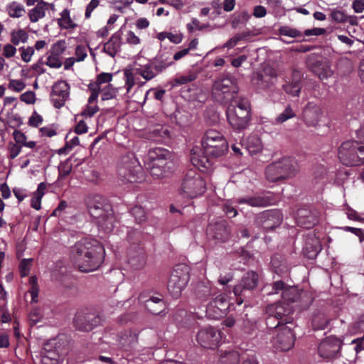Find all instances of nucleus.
<instances>
[{"instance_id": "774afa93", "label": "nucleus", "mask_w": 364, "mask_h": 364, "mask_svg": "<svg viewBox=\"0 0 364 364\" xmlns=\"http://www.w3.org/2000/svg\"><path fill=\"white\" fill-rule=\"evenodd\" d=\"M126 41L131 45H137L140 43V39L134 32L129 31L126 35Z\"/></svg>"}, {"instance_id": "393cba45", "label": "nucleus", "mask_w": 364, "mask_h": 364, "mask_svg": "<svg viewBox=\"0 0 364 364\" xmlns=\"http://www.w3.org/2000/svg\"><path fill=\"white\" fill-rule=\"evenodd\" d=\"M302 74L300 71L293 70L290 77H287L283 85L284 91L292 96H298L301 89Z\"/></svg>"}, {"instance_id": "20e7f679", "label": "nucleus", "mask_w": 364, "mask_h": 364, "mask_svg": "<svg viewBox=\"0 0 364 364\" xmlns=\"http://www.w3.org/2000/svg\"><path fill=\"white\" fill-rule=\"evenodd\" d=\"M86 205L90 216L97 225L106 232L113 230L115 219L109 202L100 195H90L86 199Z\"/></svg>"}, {"instance_id": "a878e982", "label": "nucleus", "mask_w": 364, "mask_h": 364, "mask_svg": "<svg viewBox=\"0 0 364 364\" xmlns=\"http://www.w3.org/2000/svg\"><path fill=\"white\" fill-rule=\"evenodd\" d=\"M123 28L115 32L110 38V39L105 43L103 50L111 57H114L118 53L121 51V46L122 45Z\"/></svg>"}, {"instance_id": "c85d7f7f", "label": "nucleus", "mask_w": 364, "mask_h": 364, "mask_svg": "<svg viewBox=\"0 0 364 364\" xmlns=\"http://www.w3.org/2000/svg\"><path fill=\"white\" fill-rule=\"evenodd\" d=\"M258 275L255 272H247L240 284L235 286L233 292L235 296L242 294L243 290L253 289L257 284Z\"/></svg>"}, {"instance_id": "6e6552de", "label": "nucleus", "mask_w": 364, "mask_h": 364, "mask_svg": "<svg viewBox=\"0 0 364 364\" xmlns=\"http://www.w3.org/2000/svg\"><path fill=\"white\" fill-rule=\"evenodd\" d=\"M117 172L124 181L134 183L142 176V167L133 153L122 156L117 164Z\"/></svg>"}, {"instance_id": "a19ab883", "label": "nucleus", "mask_w": 364, "mask_h": 364, "mask_svg": "<svg viewBox=\"0 0 364 364\" xmlns=\"http://www.w3.org/2000/svg\"><path fill=\"white\" fill-rule=\"evenodd\" d=\"M13 136L16 144L21 146V147L23 146L32 149L36 146V141H27V136L21 131L15 130L13 133Z\"/></svg>"}, {"instance_id": "49530a36", "label": "nucleus", "mask_w": 364, "mask_h": 364, "mask_svg": "<svg viewBox=\"0 0 364 364\" xmlns=\"http://www.w3.org/2000/svg\"><path fill=\"white\" fill-rule=\"evenodd\" d=\"M196 75L193 73H191L187 75L178 76L173 80L172 86H179L192 82L196 79Z\"/></svg>"}, {"instance_id": "5701e85b", "label": "nucleus", "mask_w": 364, "mask_h": 364, "mask_svg": "<svg viewBox=\"0 0 364 364\" xmlns=\"http://www.w3.org/2000/svg\"><path fill=\"white\" fill-rule=\"evenodd\" d=\"M320 215L316 209L301 208L297 211L296 221L299 226L309 229L318 223Z\"/></svg>"}, {"instance_id": "bb28decb", "label": "nucleus", "mask_w": 364, "mask_h": 364, "mask_svg": "<svg viewBox=\"0 0 364 364\" xmlns=\"http://www.w3.org/2000/svg\"><path fill=\"white\" fill-rule=\"evenodd\" d=\"M229 233L226 223L223 220H220L214 224L210 223L207 228V234L219 241L223 242L227 240Z\"/></svg>"}, {"instance_id": "72a5a7b5", "label": "nucleus", "mask_w": 364, "mask_h": 364, "mask_svg": "<svg viewBox=\"0 0 364 364\" xmlns=\"http://www.w3.org/2000/svg\"><path fill=\"white\" fill-rule=\"evenodd\" d=\"M227 119L230 126L235 130H242L245 129L250 122L249 115L240 117L239 115H227Z\"/></svg>"}, {"instance_id": "864d4df0", "label": "nucleus", "mask_w": 364, "mask_h": 364, "mask_svg": "<svg viewBox=\"0 0 364 364\" xmlns=\"http://www.w3.org/2000/svg\"><path fill=\"white\" fill-rule=\"evenodd\" d=\"M247 36H248V33H241L237 34L236 36H235L232 38H231L230 39H229L224 45V47L228 48H232L235 46H236L239 41L245 39V38H247Z\"/></svg>"}, {"instance_id": "052dcab7", "label": "nucleus", "mask_w": 364, "mask_h": 364, "mask_svg": "<svg viewBox=\"0 0 364 364\" xmlns=\"http://www.w3.org/2000/svg\"><path fill=\"white\" fill-rule=\"evenodd\" d=\"M9 88L16 91L21 92L25 87L24 82L21 80H11L9 82Z\"/></svg>"}, {"instance_id": "58836bf2", "label": "nucleus", "mask_w": 364, "mask_h": 364, "mask_svg": "<svg viewBox=\"0 0 364 364\" xmlns=\"http://www.w3.org/2000/svg\"><path fill=\"white\" fill-rule=\"evenodd\" d=\"M240 360V355L238 351L230 350L220 355V362L221 364H238Z\"/></svg>"}, {"instance_id": "c03bdc74", "label": "nucleus", "mask_w": 364, "mask_h": 364, "mask_svg": "<svg viewBox=\"0 0 364 364\" xmlns=\"http://www.w3.org/2000/svg\"><path fill=\"white\" fill-rule=\"evenodd\" d=\"M45 316L44 311L40 308L32 309L29 314V321L31 325L34 326L41 322Z\"/></svg>"}, {"instance_id": "a18cd8bd", "label": "nucleus", "mask_w": 364, "mask_h": 364, "mask_svg": "<svg viewBox=\"0 0 364 364\" xmlns=\"http://www.w3.org/2000/svg\"><path fill=\"white\" fill-rule=\"evenodd\" d=\"M25 10L23 6L17 3L13 2L8 6V12L11 17L19 18L23 16Z\"/></svg>"}, {"instance_id": "c756f323", "label": "nucleus", "mask_w": 364, "mask_h": 364, "mask_svg": "<svg viewBox=\"0 0 364 364\" xmlns=\"http://www.w3.org/2000/svg\"><path fill=\"white\" fill-rule=\"evenodd\" d=\"M174 63L172 54L170 51L161 50L154 60V68L158 72H162Z\"/></svg>"}, {"instance_id": "f8f14e48", "label": "nucleus", "mask_w": 364, "mask_h": 364, "mask_svg": "<svg viewBox=\"0 0 364 364\" xmlns=\"http://www.w3.org/2000/svg\"><path fill=\"white\" fill-rule=\"evenodd\" d=\"M113 75L109 73H102L97 76L95 82H91L88 85V90L91 92L87 105V108L85 112L81 114H95L100 109L97 105V100L99 96L100 90L105 85L110 84Z\"/></svg>"}, {"instance_id": "2f4dec72", "label": "nucleus", "mask_w": 364, "mask_h": 364, "mask_svg": "<svg viewBox=\"0 0 364 364\" xmlns=\"http://www.w3.org/2000/svg\"><path fill=\"white\" fill-rule=\"evenodd\" d=\"M311 69L313 72L321 80L327 79L332 75L333 71L328 63L326 60H317Z\"/></svg>"}, {"instance_id": "4be33fe9", "label": "nucleus", "mask_w": 364, "mask_h": 364, "mask_svg": "<svg viewBox=\"0 0 364 364\" xmlns=\"http://www.w3.org/2000/svg\"><path fill=\"white\" fill-rule=\"evenodd\" d=\"M101 321L99 316L93 313H77L74 318V326L77 329L82 331H91Z\"/></svg>"}, {"instance_id": "13d9d810", "label": "nucleus", "mask_w": 364, "mask_h": 364, "mask_svg": "<svg viewBox=\"0 0 364 364\" xmlns=\"http://www.w3.org/2000/svg\"><path fill=\"white\" fill-rule=\"evenodd\" d=\"M21 58L26 62L28 63L31 60V57L34 54V48L33 47H27V48H21Z\"/></svg>"}, {"instance_id": "8fccbe9b", "label": "nucleus", "mask_w": 364, "mask_h": 364, "mask_svg": "<svg viewBox=\"0 0 364 364\" xmlns=\"http://www.w3.org/2000/svg\"><path fill=\"white\" fill-rule=\"evenodd\" d=\"M132 215L134 217L136 222L140 223L146 220V213L141 207L136 205L131 210Z\"/></svg>"}, {"instance_id": "0e129e2a", "label": "nucleus", "mask_w": 364, "mask_h": 364, "mask_svg": "<svg viewBox=\"0 0 364 364\" xmlns=\"http://www.w3.org/2000/svg\"><path fill=\"white\" fill-rule=\"evenodd\" d=\"M88 127L85 119L80 120L75 126V132L77 134H85L87 132Z\"/></svg>"}, {"instance_id": "f3484780", "label": "nucleus", "mask_w": 364, "mask_h": 364, "mask_svg": "<svg viewBox=\"0 0 364 364\" xmlns=\"http://www.w3.org/2000/svg\"><path fill=\"white\" fill-rule=\"evenodd\" d=\"M272 291L269 294H277L281 293L284 301L287 302H295L301 296L306 294L304 291H300L294 286H287L282 281H277L272 287Z\"/></svg>"}, {"instance_id": "603ef678", "label": "nucleus", "mask_w": 364, "mask_h": 364, "mask_svg": "<svg viewBox=\"0 0 364 364\" xmlns=\"http://www.w3.org/2000/svg\"><path fill=\"white\" fill-rule=\"evenodd\" d=\"M279 33L282 36L296 38L301 36V33L295 28L284 26L279 29Z\"/></svg>"}, {"instance_id": "1a4fd4ad", "label": "nucleus", "mask_w": 364, "mask_h": 364, "mask_svg": "<svg viewBox=\"0 0 364 364\" xmlns=\"http://www.w3.org/2000/svg\"><path fill=\"white\" fill-rule=\"evenodd\" d=\"M341 162L347 166H358L364 164V145L357 141H346L338 149Z\"/></svg>"}, {"instance_id": "79ce46f5", "label": "nucleus", "mask_w": 364, "mask_h": 364, "mask_svg": "<svg viewBox=\"0 0 364 364\" xmlns=\"http://www.w3.org/2000/svg\"><path fill=\"white\" fill-rule=\"evenodd\" d=\"M118 92V89L114 87L111 84L105 85L100 90L101 93V100L106 101L115 98Z\"/></svg>"}, {"instance_id": "b1692460", "label": "nucleus", "mask_w": 364, "mask_h": 364, "mask_svg": "<svg viewBox=\"0 0 364 364\" xmlns=\"http://www.w3.org/2000/svg\"><path fill=\"white\" fill-rule=\"evenodd\" d=\"M139 299V301L144 303L146 309L153 314H159L166 309V304L161 294L151 296L146 299L143 294H140Z\"/></svg>"}, {"instance_id": "423d86ee", "label": "nucleus", "mask_w": 364, "mask_h": 364, "mask_svg": "<svg viewBox=\"0 0 364 364\" xmlns=\"http://www.w3.org/2000/svg\"><path fill=\"white\" fill-rule=\"evenodd\" d=\"M236 80L231 75H223L216 79L212 87V97L220 103L232 100L238 92Z\"/></svg>"}, {"instance_id": "9d476101", "label": "nucleus", "mask_w": 364, "mask_h": 364, "mask_svg": "<svg viewBox=\"0 0 364 364\" xmlns=\"http://www.w3.org/2000/svg\"><path fill=\"white\" fill-rule=\"evenodd\" d=\"M297 170L296 161L290 157H284L270 164L266 168V178L269 182L285 179L295 173Z\"/></svg>"}, {"instance_id": "09e8293b", "label": "nucleus", "mask_w": 364, "mask_h": 364, "mask_svg": "<svg viewBox=\"0 0 364 364\" xmlns=\"http://www.w3.org/2000/svg\"><path fill=\"white\" fill-rule=\"evenodd\" d=\"M45 64L51 68H60L63 65V60L61 57L50 54Z\"/></svg>"}, {"instance_id": "cd10ccee", "label": "nucleus", "mask_w": 364, "mask_h": 364, "mask_svg": "<svg viewBox=\"0 0 364 364\" xmlns=\"http://www.w3.org/2000/svg\"><path fill=\"white\" fill-rule=\"evenodd\" d=\"M321 250L320 241L314 232L309 233L305 239L304 253L309 259H314Z\"/></svg>"}, {"instance_id": "412c9836", "label": "nucleus", "mask_w": 364, "mask_h": 364, "mask_svg": "<svg viewBox=\"0 0 364 364\" xmlns=\"http://www.w3.org/2000/svg\"><path fill=\"white\" fill-rule=\"evenodd\" d=\"M70 95V85L65 80L56 82L52 88L51 100L55 107H62Z\"/></svg>"}, {"instance_id": "6e6d98bb", "label": "nucleus", "mask_w": 364, "mask_h": 364, "mask_svg": "<svg viewBox=\"0 0 364 364\" xmlns=\"http://www.w3.org/2000/svg\"><path fill=\"white\" fill-rule=\"evenodd\" d=\"M32 261V259H23L20 262L19 271L22 277H26L28 274Z\"/></svg>"}, {"instance_id": "4d7b16f0", "label": "nucleus", "mask_w": 364, "mask_h": 364, "mask_svg": "<svg viewBox=\"0 0 364 364\" xmlns=\"http://www.w3.org/2000/svg\"><path fill=\"white\" fill-rule=\"evenodd\" d=\"M159 3L171 6L177 10H180L186 4V0H159Z\"/></svg>"}, {"instance_id": "dca6fc26", "label": "nucleus", "mask_w": 364, "mask_h": 364, "mask_svg": "<svg viewBox=\"0 0 364 364\" xmlns=\"http://www.w3.org/2000/svg\"><path fill=\"white\" fill-rule=\"evenodd\" d=\"M197 341L203 348L217 347L221 341L220 332L211 326L202 328L197 333Z\"/></svg>"}, {"instance_id": "e433bc0d", "label": "nucleus", "mask_w": 364, "mask_h": 364, "mask_svg": "<svg viewBox=\"0 0 364 364\" xmlns=\"http://www.w3.org/2000/svg\"><path fill=\"white\" fill-rule=\"evenodd\" d=\"M264 73L262 74H257L256 77H255L254 80L257 81V83L262 87H268L269 83H272V82H269L267 80H265L267 77H269L271 79L275 78L277 77V73L276 71L271 67H266L264 69Z\"/></svg>"}, {"instance_id": "a211bd4d", "label": "nucleus", "mask_w": 364, "mask_h": 364, "mask_svg": "<svg viewBox=\"0 0 364 364\" xmlns=\"http://www.w3.org/2000/svg\"><path fill=\"white\" fill-rule=\"evenodd\" d=\"M341 347V341L335 336L323 339L318 345V355L323 359L330 360L337 357Z\"/></svg>"}, {"instance_id": "37998d69", "label": "nucleus", "mask_w": 364, "mask_h": 364, "mask_svg": "<svg viewBox=\"0 0 364 364\" xmlns=\"http://www.w3.org/2000/svg\"><path fill=\"white\" fill-rule=\"evenodd\" d=\"M28 38V35L27 32L23 29L13 31L11 33V41L15 46H18L21 43H26Z\"/></svg>"}, {"instance_id": "69168bd1", "label": "nucleus", "mask_w": 364, "mask_h": 364, "mask_svg": "<svg viewBox=\"0 0 364 364\" xmlns=\"http://www.w3.org/2000/svg\"><path fill=\"white\" fill-rule=\"evenodd\" d=\"M98 0H91L86 8L85 16L86 18H89L91 16L92 12L98 6Z\"/></svg>"}, {"instance_id": "338daca9", "label": "nucleus", "mask_w": 364, "mask_h": 364, "mask_svg": "<svg viewBox=\"0 0 364 364\" xmlns=\"http://www.w3.org/2000/svg\"><path fill=\"white\" fill-rule=\"evenodd\" d=\"M203 26H200V21L197 18H192L191 21L187 24V29L193 33L195 30H202Z\"/></svg>"}, {"instance_id": "e2e57ef3", "label": "nucleus", "mask_w": 364, "mask_h": 364, "mask_svg": "<svg viewBox=\"0 0 364 364\" xmlns=\"http://www.w3.org/2000/svg\"><path fill=\"white\" fill-rule=\"evenodd\" d=\"M16 53V47L10 43L6 44L3 48V55L7 58L14 56Z\"/></svg>"}, {"instance_id": "bf43d9fd", "label": "nucleus", "mask_w": 364, "mask_h": 364, "mask_svg": "<svg viewBox=\"0 0 364 364\" xmlns=\"http://www.w3.org/2000/svg\"><path fill=\"white\" fill-rule=\"evenodd\" d=\"M331 18L336 22L343 23L347 21V16L345 13L340 10H333L331 14Z\"/></svg>"}, {"instance_id": "39448f33", "label": "nucleus", "mask_w": 364, "mask_h": 364, "mask_svg": "<svg viewBox=\"0 0 364 364\" xmlns=\"http://www.w3.org/2000/svg\"><path fill=\"white\" fill-rule=\"evenodd\" d=\"M171 156V153L166 149L159 147L150 149L145 161L146 168L154 178L165 177L174 168Z\"/></svg>"}, {"instance_id": "9b49d317", "label": "nucleus", "mask_w": 364, "mask_h": 364, "mask_svg": "<svg viewBox=\"0 0 364 364\" xmlns=\"http://www.w3.org/2000/svg\"><path fill=\"white\" fill-rule=\"evenodd\" d=\"M141 235L136 230H130L127 232V241L129 243L128 250V262L134 269H140L145 264V255L143 248L140 246Z\"/></svg>"}, {"instance_id": "f704fd0d", "label": "nucleus", "mask_w": 364, "mask_h": 364, "mask_svg": "<svg viewBox=\"0 0 364 364\" xmlns=\"http://www.w3.org/2000/svg\"><path fill=\"white\" fill-rule=\"evenodd\" d=\"M47 9V3L41 1L29 11V18L31 22H37L39 19L43 18Z\"/></svg>"}, {"instance_id": "f257e3e1", "label": "nucleus", "mask_w": 364, "mask_h": 364, "mask_svg": "<svg viewBox=\"0 0 364 364\" xmlns=\"http://www.w3.org/2000/svg\"><path fill=\"white\" fill-rule=\"evenodd\" d=\"M104 247L96 240L85 237L78 241L73 249L75 266L83 272L97 269L104 260Z\"/></svg>"}, {"instance_id": "680f3d73", "label": "nucleus", "mask_w": 364, "mask_h": 364, "mask_svg": "<svg viewBox=\"0 0 364 364\" xmlns=\"http://www.w3.org/2000/svg\"><path fill=\"white\" fill-rule=\"evenodd\" d=\"M76 61L80 62L87 57V50L85 46L82 45L77 46L75 48Z\"/></svg>"}, {"instance_id": "7c9ffc66", "label": "nucleus", "mask_w": 364, "mask_h": 364, "mask_svg": "<svg viewBox=\"0 0 364 364\" xmlns=\"http://www.w3.org/2000/svg\"><path fill=\"white\" fill-rule=\"evenodd\" d=\"M169 137L170 132L166 127L156 125L149 131L147 139L156 142H166Z\"/></svg>"}, {"instance_id": "c9c22d12", "label": "nucleus", "mask_w": 364, "mask_h": 364, "mask_svg": "<svg viewBox=\"0 0 364 364\" xmlns=\"http://www.w3.org/2000/svg\"><path fill=\"white\" fill-rule=\"evenodd\" d=\"M136 75H139L144 78L146 80L153 79L158 72L155 70L154 65L147 64L144 66H140L134 69Z\"/></svg>"}, {"instance_id": "ea45409f", "label": "nucleus", "mask_w": 364, "mask_h": 364, "mask_svg": "<svg viewBox=\"0 0 364 364\" xmlns=\"http://www.w3.org/2000/svg\"><path fill=\"white\" fill-rule=\"evenodd\" d=\"M59 26L64 29H73L76 27V24L73 21L70 16V11L64 9L60 13V18L58 19Z\"/></svg>"}, {"instance_id": "f03ea898", "label": "nucleus", "mask_w": 364, "mask_h": 364, "mask_svg": "<svg viewBox=\"0 0 364 364\" xmlns=\"http://www.w3.org/2000/svg\"><path fill=\"white\" fill-rule=\"evenodd\" d=\"M203 156L197 153V149H192L191 163L198 168H209L212 166L210 157L216 158L223 155L228 148L226 139L222 134L216 130L206 132L202 141Z\"/></svg>"}, {"instance_id": "de8ad7c7", "label": "nucleus", "mask_w": 364, "mask_h": 364, "mask_svg": "<svg viewBox=\"0 0 364 364\" xmlns=\"http://www.w3.org/2000/svg\"><path fill=\"white\" fill-rule=\"evenodd\" d=\"M328 323V319L324 315H318L312 320V326L316 330L324 329Z\"/></svg>"}, {"instance_id": "0eeeda50", "label": "nucleus", "mask_w": 364, "mask_h": 364, "mask_svg": "<svg viewBox=\"0 0 364 364\" xmlns=\"http://www.w3.org/2000/svg\"><path fill=\"white\" fill-rule=\"evenodd\" d=\"M206 190V183L202 174L196 168L188 170L181 185V193L187 198H194L203 195Z\"/></svg>"}, {"instance_id": "7ed1b4c3", "label": "nucleus", "mask_w": 364, "mask_h": 364, "mask_svg": "<svg viewBox=\"0 0 364 364\" xmlns=\"http://www.w3.org/2000/svg\"><path fill=\"white\" fill-rule=\"evenodd\" d=\"M217 294V289L209 282H201L196 289V296L202 301H208L205 306L206 316L212 319H219L225 316L229 308L228 296Z\"/></svg>"}, {"instance_id": "6ab92c4d", "label": "nucleus", "mask_w": 364, "mask_h": 364, "mask_svg": "<svg viewBox=\"0 0 364 364\" xmlns=\"http://www.w3.org/2000/svg\"><path fill=\"white\" fill-rule=\"evenodd\" d=\"M282 217L279 211L276 210H265L259 213L255 219L257 225L268 230H272L282 223Z\"/></svg>"}, {"instance_id": "473e14b6", "label": "nucleus", "mask_w": 364, "mask_h": 364, "mask_svg": "<svg viewBox=\"0 0 364 364\" xmlns=\"http://www.w3.org/2000/svg\"><path fill=\"white\" fill-rule=\"evenodd\" d=\"M245 149L250 154L254 155L260 152L262 149V144L257 134H251L247 137L244 144Z\"/></svg>"}, {"instance_id": "aec40b11", "label": "nucleus", "mask_w": 364, "mask_h": 364, "mask_svg": "<svg viewBox=\"0 0 364 364\" xmlns=\"http://www.w3.org/2000/svg\"><path fill=\"white\" fill-rule=\"evenodd\" d=\"M240 205L247 204L251 207L263 208L275 204L276 198L271 193H266L261 195L241 197L237 199Z\"/></svg>"}, {"instance_id": "3c124183", "label": "nucleus", "mask_w": 364, "mask_h": 364, "mask_svg": "<svg viewBox=\"0 0 364 364\" xmlns=\"http://www.w3.org/2000/svg\"><path fill=\"white\" fill-rule=\"evenodd\" d=\"M31 288L29 292L31 295V301L37 302V298L38 295V287L37 284V279L35 277H32L29 279Z\"/></svg>"}, {"instance_id": "4c0bfd02", "label": "nucleus", "mask_w": 364, "mask_h": 364, "mask_svg": "<svg viewBox=\"0 0 364 364\" xmlns=\"http://www.w3.org/2000/svg\"><path fill=\"white\" fill-rule=\"evenodd\" d=\"M48 346L45 347V352L42 354L41 362L43 364H58L60 360V355L55 350L48 349Z\"/></svg>"}, {"instance_id": "4468645a", "label": "nucleus", "mask_w": 364, "mask_h": 364, "mask_svg": "<svg viewBox=\"0 0 364 364\" xmlns=\"http://www.w3.org/2000/svg\"><path fill=\"white\" fill-rule=\"evenodd\" d=\"M268 316L267 318V325L270 326L271 320L276 319L277 325L281 324H291V322L288 321L285 316H288L291 311L289 304L284 302H277L269 305L266 309Z\"/></svg>"}, {"instance_id": "5fc2aeb1", "label": "nucleus", "mask_w": 364, "mask_h": 364, "mask_svg": "<svg viewBox=\"0 0 364 364\" xmlns=\"http://www.w3.org/2000/svg\"><path fill=\"white\" fill-rule=\"evenodd\" d=\"M65 48V42L64 41H59L52 46L50 54L60 57Z\"/></svg>"}, {"instance_id": "2eb2a0df", "label": "nucleus", "mask_w": 364, "mask_h": 364, "mask_svg": "<svg viewBox=\"0 0 364 364\" xmlns=\"http://www.w3.org/2000/svg\"><path fill=\"white\" fill-rule=\"evenodd\" d=\"M272 344L277 350H290L294 344V335L291 327L284 326L277 329V335L272 339Z\"/></svg>"}, {"instance_id": "ddd939ff", "label": "nucleus", "mask_w": 364, "mask_h": 364, "mask_svg": "<svg viewBox=\"0 0 364 364\" xmlns=\"http://www.w3.org/2000/svg\"><path fill=\"white\" fill-rule=\"evenodd\" d=\"M188 280L189 276L186 268L177 267L174 269L168 282V290L171 296L178 298L186 287Z\"/></svg>"}]
</instances>
